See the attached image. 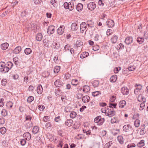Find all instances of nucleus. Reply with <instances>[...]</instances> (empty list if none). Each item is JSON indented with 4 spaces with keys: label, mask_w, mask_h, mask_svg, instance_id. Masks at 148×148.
Returning a JSON list of instances; mask_svg holds the SVG:
<instances>
[{
    "label": "nucleus",
    "mask_w": 148,
    "mask_h": 148,
    "mask_svg": "<svg viewBox=\"0 0 148 148\" xmlns=\"http://www.w3.org/2000/svg\"><path fill=\"white\" fill-rule=\"evenodd\" d=\"M123 129L128 135H132L134 131L132 127L130 124L124 125Z\"/></svg>",
    "instance_id": "f257e3e1"
},
{
    "label": "nucleus",
    "mask_w": 148,
    "mask_h": 148,
    "mask_svg": "<svg viewBox=\"0 0 148 148\" xmlns=\"http://www.w3.org/2000/svg\"><path fill=\"white\" fill-rule=\"evenodd\" d=\"M74 2L71 1L69 3L66 2H65L64 4V6L65 9H69L70 11H72L74 8Z\"/></svg>",
    "instance_id": "f03ea898"
},
{
    "label": "nucleus",
    "mask_w": 148,
    "mask_h": 148,
    "mask_svg": "<svg viewBox=\"0 0 148 148\" xmlns=\"http://www.w3.org/2000/svg\"><path fill=\"white\" fill-rule=\"evenodd\" d=\"M115 114V112L113 108L111 106H108L107 113L106 115L109 117H111L114 116Z\"/></svg>",
    "instance_id": "7ed1b4c3"
},
{
    "label": "nucleus",
    "mask_w": 148,
    "mask_h": 148,
    "mask_svg": "<svg viewBox=\"0 0 148 148\" xmlns=\"http://www.w3.org/2000/svg\"><path fill=\"white\" fill-rule=\"evenodd\" d=\"M96 7V4L93 2H91L87 5L88 9L91 11L93 10Z\"/></svg>",
    "instance_id": "20e7f679"
},
{
    "label": "nucleus",
    "mask_w": 148,
    "mask_h": 148,
    "mask_svg": "<svg viewBox=\"0 0 148 148\" xmlns=\"http://www.w3.org/2000/svg\"><path fill=\"white\" fill-rule=\"evenodd\" d=\"M55 31V27L51 25L49 26L47 29V32L49 34H51L53 33Z\"/></svg>",
    "instance_id": "39448f33"
},
{
    "label": "nucleus",
    "mask_w": 148,
    "mask_h": 148,
    "mask_svg": "<svg viewBox=\"0 0 148 148\" xmlns=\"http://www.w3.org/2000/svg\"><path fill=\"white\" fill-rule=\"evenodd\" d=\"M86 23L85 22H82L80 24V28L81 32L83 33L84 30L86 28Z\"/></svg>",
    "instance_id": "423d86ee"
},
{
    "label": "nucleus",
    "mask_w": 148,
    "mask_h": 148,
    "mask_svg": "<svg viewBox=\"0 0 148 148\" xmlns=\"http://www.w3.org/2000/svg\"><path fill=\"white\" fill-rule=\"evenodd\" d=\"M133 41V38L131 36H128L125 39V42L127 45H129L132 43Z\"/></svg>",
    "instance_id": "0eeeda50"
},
{
    "label": "nucleus",
    "mask_w": 148,
    "mask_h": 148,
    "mask_svg": "<svg viewBox=\"0 0 148 148\" xmlns=\"http://www.w3.org/2000/svg\"><path fill=\"white\" fill-rule=\"evenodd\" d=\"M64 27L63 25L60 26L57 29V33L59 35L62 34L64 32Z\"/></svg>",
    "instance_id": "6e6552de"
},
{
    "label": "nucleus",
    "mask_w": 148,
    "mask_h": 148,
    "mask_svg": "<svg viewBox=\"0 0 148 148\" xmlns=\"http://www.w3.org/2000/svg\"><path fill=\"white\" fill-rule=\"evenodd\" d=\"M121 91L123 95H127L129 93L128 89L126 87H123L121 89Z\"/></svg>",
    "instance_id": "1a4fd4ad"
},
{
    "label": "nucleus",
    "mask_w": 148,
    "mask_h": 148,
    "mask_svg": "<svg viewBox=\"0 0 148 148\" xmlns=\"http://www.w3.org/2000/svg\"><path fill=\"white\" fill-rule=\"evenodd\" d=\"M107 25L109 27H112L114 25V21L110 19L106 22Z\"/></svg>",
    "instance_id": "9d476101"
},
{
    "label": "nucleus",
    "mask_w": 148,
    "mask_h": 148,
    "mask_svg": "<svg viewBox=\"0 0 148 148\" xmlns=\"http://www.w3.org/2000/svg\"><path fill=\"white\" fill-rule=\"evenodd\" d=\"M23 136L26 140H30L31 138V134L28 132L25 133L23 134Z\"/></svg>",
    "instance_id": "9b49d317"
},
{
    "label": "nucleus",
    "mask_w": 148,
    "mask_h": 148,
    "mask_svg": "<svg viewBox=\"0 0 148 148\" xmlns=\"http://www.w3.org/2000/svg\"><path fill=\"white\" fill-rule=\"evenodd\" d=\"M138 100L140 102H145L146 101V99L144 98V96L140 95H139L138 97Z\"/></svg>",
    "instance_id": "f8f14e48"
},
{
    "label": "nucleus",
    "mask_w": 148,
    "mask_h": 148,
    "mask_svg": "<svg viewBox=\"0 0 148 148\" xmlns=\"http://www.w3.org/2000/svg\"><path fill=\"white\" fill-rule=\"evenodd\" d=\"M88 26L92 28L94 26V22L91 20H88L86 22Z\"/></svg>",
    "instance_id": "ddd939ff"
},
{
    "label": "nucleus",
    "mask_w": 148,
    "mask_h": 148,
    "mask_svg": "<svg viewBox=\"0 0 148 148\" xmlns=\"http://www.w3.org/2000/svg\"><path fill=\"white\" fill-rule=\"evenodd\" d=\"M37 91L38 94H41L43 91V88L41 85H38L37 88Z\"/></svg>",
    "instance_id": "4468645a"
},
{
    "label": "nucleus",
    "mask_w": 148,
    "mask_h": 148,
    "mask_svg": "<svg viewBox=\"0 0 148 148\" xmlns=\"http://www.w3.org/2000/svg\"><path fill=\"white\" fill-rule=\"evenodd\" d=\"M90 100V97L88 95L84 96L82 97V101L85 103H87L89 102Z\"/></svg>",
    "instance_id": "2eb2a0df"
},
{
    "label": "nucleus",
    "mask_w": 148,
    "mask_h": 148,
    "mask_svg": "<svg viewBox=\"0 0 148 148\" xmlns=\"http://www.w3.org/2000/svg\"><path fill=\"white\" fill-rule=\"evenodd\" d=\"M73 123V121L71 119H67L65 122V125L69 126H71Z\"/></svg>",
    "instance_id": "dca6fc26"
},
{
    "label": "nucleus",
    "mask_w": 148,
    "mask_h": 148,
    "mask_svg": "<svg viewBox=\"0 0 148 148\" xmlns=\"http://www.w3.org/2000/svg\"><path fill=\"white\" fill-rule=\"evenodd\" d=\"M21 50V46L17 47L13 50V53L15 54L19 53Z\"/></svg>",
    "instance_id": "f3484780"
},
{
    "label": "nucleus",
    "mask_w": 148,
    "mask_h": 148,
    "mask_svg": "<svg viewBox=\"0 0 148 148\" xmlns=\"http://www.w3.org/2000/svg\"><path fill=\"white\" fill-rule=\"evenodd\" d=\"M55 93L56 95L57 96H60L62 94V92L61 90L59 88L56 89L55 91Z\"/></svg>",
    "instance_id": "a211bd4d"
},
{
    "label": "nucleus",
    "mask_w": 148,
    "mask_h": 148,
    "mask_svg": "<svg viewBox=\"0 0 148 148\" xmlns=\"http://www.w3.org/2000/svg\"><path fill=\"white\" fill-rule=\"evenodd\" d=\"M71 27L73 30H76L78 28L77 24L75 23H74L72 24Z\"/></svg>",
    "instance_id": "6ab92c4d"
},
{
    "label": "nucleus",
    "mask_w": 148,
    "mask_h": 148,
    "mask_svg": "<svg viewBox=\"0 0 148 148\" xmlns=\"http://www.w3.org/2000/svg\"><path fill=\"white\" fill-rule=\"evenodd\" d=\"M118 37L116 35L113 36L111 38V41L112 43H116Z\"/></svg>",
    "instance_id": "aec40b11"
},
{
    "label": "nucleus",
    "mask_w": 148,
    "mask_h": 148,
    "mask_svg": "<svg viewBox=\"0 0 148 148\" xmlns=\"http://www.w3.org/2000/svg\"><path fill=\"white\" fill-rule=\"evenodd\" d=\"M83 8V5L80 3H78L76 6V9L78 11H82Z\"/></svg>",
    "instance_id": "412c9836"
},
{
    "label": "nucleus",
    "mask_w": 148,
    "mask_h": 148,
    "mask_svg": "<svg viewBox=\"0 0 148 148\" xmlns=\"http://www.w3.org/2000/svg\"><path fill=\"white\" fill-rule=\"evenodd\" d=\"M126 104V102L124 100L121 101L119 103V108H123L125 106Z\"/></svg>",
    "instance_id": "4be33fe9"
},
{
    "label": "nucleus",
    "mask_w": 148,
    "mask_h": 148,
    "mask_svg": "<svg viewBox=\"0 0 148 148\" xmlns=\"http://www.w3.org/2000/svg\"><path fill=\"white\" fill-rule=\"evenodd\" d=\"M9 46V44L7 43L2 44L1 45V48L3 50H6Z\"/></svg>",
    "instance_id": "5701e85b"
},
{
    "label": "nucleus",
    "mask_w": 148,
    "mask_h": 148,
    "mask_svg": "<svg viewBox=\"0 0 148 148\" xmlns=\"http://www.w3.org/2000/svg\"><path fill=\"white\" fill-rule=\"evenodd\" d=\"M62 84V82L59 79L56 80L54 82V85L57 87H59Z\"/></svg>",
    "instance_id": "b1692460"
},
{
    "label": "nucleus",
    "mask_w": 148,
    "mask_h": 148,
    "mask_svg": "<svg viewBox=\"0 0 148 148\" xmlns=\"http://www.w3.org/2000/svg\"><path fill=\"white\" fill-rule=\"evenodd\" d=\"M145 141L144 140H141L137 144V146L138 147H141L145 145Z\"/></svg>",
    "instance_id": "393cba45"
},
{
    "label": "nucleus",
    "mask_w": 148,
    "mask_h": 148,
    "mask_svg": "<svg viewBox=\"0 0 148 148\" xmlns=\"http://www.w3.org/2000/svg\"><path fill=\"white\" fill-rule=\"evenodd\" d=\"M145 126V125H143L141 126L142 128L140 132V134L141 135H143L146 132Z\"/></svg>",
    "instance_id": "a878e982"
},
{
    "label": "nucleus",
    "mask_w": 148,
    "mask_h": 148,
    "mask_svg": "<svg viewBox=\"0 0 148 148\" xmlns=\"http://www.w3.org/2000/svg\"><path fill=\"white\" fill-rule=\"evenodd\" d=\"M89 55V53L87 52H84L80 55V58H84L87 57Z\"/></svg>",
    "instance_id": "bb28decb"
},
{
    "label": "nucleus",
    "mask_w": 148,
    "mask_h": 148,
    "mask_svg": "<svg viewBox=\"0 0 148 148\" xmlns=\"http://www.w3.org/2000/svg\"><path fill=\"white\" fill-rule=\"evenodd\" d=\"M117 139L120 144H122L123 143V139L122 136H119L117 137Z\"/></svg>",
    "instance_id": "cd10ccee"
},
{
    "label": "nucleus",
    "mask_w": 148,
    "mask_h": 148,
    "mask_svg": "<svg viewBox=\"0 0 148 148\" xmlns=\"http://www.w3.org/2000/svg\"><path fill=\"white\" fill-rule=\"evenodd\" d=\"M117 79V76L116 75H112L110 78V80L111 82H116Z\"/></svg>",
    "instance_id": "c85d7f7f"
},
{
    "label": "nucleus",
    "mask_w": 148,
    "mask_h": 148,
    "mask_svg": "<svg viewBox=\"0 0 148 148\" xmlns=\"http://www.w3.org/2000/svg\"><path fill=\"white\" fill-rule=\"evenodd\" d=\"M42 34L40 33H38L36 36V39L38 41H40L42 39Z\"/></svg>",
    "instance_id": "c756f323"
},
{
    "label": "nucleus",
    "mask_w": 148,
    "mask_h": 148,
    "mask_svg": "<svg viewBox=\"0 0 148 148\" xmlns=\"http://www.w3.org/2000/svg\"><path fill=\"white\" fill-rule=\"evenodd\" d=\"M39 130V128L37 126H34L32 130V132L34 134H35L37 133Z\"/></svg>",
    "instance_id": "7c9ffc66"
},
{
    "label": "nucleus",
    "mask_w": 148,
    "mask_h": 148,
    "mask_svg": "<svg viewBox=\"0 0 148 148\" xmlns=\"http://www.w3.org/2000/svg\"><path fill=\"white\" fill-rule=\"evenodd\" d=\"M90 90V87L87 85H85L84 86L83 89V91L84 92H87Z\"/></svg>",
    "instance_id": "2f4dec72"
},
{
    "label": "nucleus",
    "mask_w": 148,
    "mask_h": 148,
    "mask_svg": "<svg viewBox=\"0 0 148 148\" xmlns=\"http://www.w3.org/2000/svg\"><path fill=\"white\" fill-rule=\"evenodd\" d=\"M32 52V50L30 48H27L24 50V52L26 55L30 54Z\"/></svg>",
    "instance_id": "473e14b6"
},
{
    "label": "nucleus",
    "mask_w": 148,
    "mask_h": 148,
    "mask_svg": "<svg viewBox=\"0 0 148 148\" xmlns=\"http://www.w3.org/2000/svg\"><path fill=\"white\" fill-rule=\"evenodd\" d=\"M105 121L104 119V118H101V119L99 121H98V122L97 123V124L98 125H101L103 124Z\"/></svg>",
    "instance_id": "72a5a7b5"
},
{
    "label": "nucleus",
    "mask_w": 148,
    "mask_h": 148,
    "mask_svg": "<svg viewBox=\"0 0 148 148\" xmlns=\"http://www.w3.org/2000/svg\"><path fill=\"white\" fill-rule=\"evenodd\" d=\"M13 60L15 64L16 65H18L19 63V60L17 57H15L13 59Z\"/></svg>",
    "instance_id": "f704fd0d"
},
{
    "label": "nucleus",
    "mask_w": 148,
    "mask_h": 148,
    "mask_svg": "<svg viewBox=\"0 0 148 148\" xmlns=\"http://www.w3.org/2000/svg\"><path fill=\"white\" fill-rule=\"evenodd\" d=\"M144 41V39L143 38H141L138 37L137 38V41L139 44H142L143 43Z\"/></svg>",
    "instance_id": "c9c22d12"
},
{
    "label": "nucleus",
    "mask_w": 148,
    "mask_h": 148,
    "mask_svg": "<svg viewBox=\"0 0 148 148\" xmlns=\"http://www.w3.org/2000/svg\"><path fill=\"white\" fill-rule=\"evenodd\" d=\"M13 105V103L12 101H9L7 102L6 106L8 108H11Z\"/></svg>",
    "instance_id": "e433bc0d"
},
{
    "label": "nucleus",
    "mask_w": 148,
    "mask_h": 148,
    "mask_svg": "<svg viewBox=\"0 0 148 148\" xmlns=\"http://www.w3.org/2000/svg\"><path fill=\"white\" fill-rule=\"evenodd\" d=\"M60 46V45L59 43L54 42L53 43V47L55 49H58Z\"/></svg>",
    "instance_id": "4c0bfd02"
},
{
    "label": "nucleus",
    "mask_w": 148,
    "mask_h": 148,
    "mask_svg": "<svg viewBox=\"0 0 148 148\" xmlns=\"http://www.w3.org/2000/svg\"><path fill=\"white\" fill-rule=\"evenodd\" d=\"M6 131V129L4 127H2L0 128V132L2 134H4Z\"/></svg>",
    "instance_id": "58836bf2"
},
{
    "label": "nucleus",
    "mask_w": 148,
    "mask_h": 148,
    "mask_svg": "<svg viewBox=\"0 0 148 148\" xmlns=\"http://www.w3.org/2000/svg\"><path fill=\"white\" fill-rule=\"evenodd\" d=\"M76 115V113L74 111L71 112L70 114V117L72 119H73L75 118Z\"/></svg>",
    "instance_id": "ea45409f"
},
{
    "label": "nucleus",
    "mask_w": 148,
    "mask_h": 148,
    "mask_svg": "<svg viewBox=\"0 0 148 148\" xmlns=\"http://www.w3.org/2000/svg\"><path fill=\"white\" fill-rule=\"evenodd\" d=\"M9 69L10 68L9 67L5 66L2 70V69H1V72H3L4 73H7L8 72Z\"/></svg>",
    "instance_id": "a19ab883"
},
{
    "label": "nucleus",
    "mask_w": 148,
    "mask_h": 148,
    "mask_svg": "<svg viewBox=\"0 0 148 148\" xmlns=\"http://www.w3.org/2000/svg\"><path fill=\"white\" fill-rule=\"evenodd\" d=\"M1 114L2 116H5L7 115L8 114L7 111L5 109H3L1 111Z\"/></svg>",
    "instance_id": "79ce46f5"
},
{
    "label": "nucleus",
    "mask_w": 148,
    "mask_h": 148,
    "mask_svg": "<svg viewBox=\"0 0 148 148\" xmlns=\"http://www.w3.org/2000/svg\"><path fill=\"white\" fill-rule=\"evenodd\" d=\"M140 121L138 119H136L134 122V125L136 127H138L140 125Z\"/></svg>",
    "instance_id": "37998d69"
},
{
    "label": "nucleus",
    "mask_w": 148,
    "mask_h": 148,
    "mask_svg": "<svg viewBox=\"0 0 148 148\" xmlns=\"http://www.w3.org/2000/svg\"><path fill=\"white\" fill-rule=\"evenodd\" d=\"M50 74V73L47 71H45L42 73V76L44 77H48Z\"/></svg>",
    "instance_id": "c03bdc74"
},
{
    "label": "nucleus",
    "mask_w": 148,
    "mask_h": 148,
    "mask_svg": "<svg viewBox=\"0 0 148 148\" xmlns=\"http://www.w3.org/2000/svg\"><path fill=\"white\" fill-rule=\"evenodd\" d=\"M136 146V145L134 143H130L128 144L127 146V148H134Z\"/></svg>",
    "instance_id": "a18cd8bd"
},
{
    "label": "nucleus",
    "mask_w": 148,
    "mask_h": 148,
    "mask_svg": "<svg viewBox=\"0 0 148 148\" xmlns=\"http://www.w3.org/2000/svg\"><path fill=\"white\" fill-rule=\"evenodd\" d=\"M83 42L80 40H78L76 42V45L77 47H80L82 45Z\"/></svg>",
    "instance_id": "49530a36"
},
{
    "label": "nucleus",
    "mask_w": 148,
    "mask_h": 148,
    "mask_svg": "<svg viewBox=\"0 0 148 148\" xmlns=\"http://www.w3.org/2000/svg\"><path fill=\"white\" fill-rule=\"evenodd\" d=\"M25 126L27 128H29L30 127H32V124L31 122L29 121V122L25 124Z\"/></svg>",
    "instance_id": "de8ad7c7"
},
{
    "label": "nucleus",
    "mask_w": 148,
    "mask_h": 148,
    "mask_svg": "<svg viewBox=\"0 0 148 148\" xmlns=\"http://www.w3.org/2000/svg\"><path fill=\"white\" fill-rule=\"evenodd\" d=\"M60 67L58 66H56L55 67L54 69V72L55 73H57L60 70Z\"/></svg>",
    "instance_id": "09e8293b"
},
{
    "label": "nucleus",
    "mask_w": 148,
    "mask_h": 148,
    "mask_svg": "<svg viewBox=\"0 0 148 148\" xmlns=\"http://www.w3.org/2000/svg\"><path fill=\"white\" fill-rule=\"evenodd\" d=\"M92 84L93 86L95 87H97L99 84V82L98 81L95 80L94 81Z\"/></svg>",
    "instance_id": "8fccbe9b"
},
{
    "label": "nucleus",
    "mask_w": 148,
    "mask_h": 148,
    "mask_svg": "<svg viewBox=\"0 0 148 148\" xmlns=\"http://www.w3.org/2000/svg\"><path fill=\"white\" fill-rule=\"evenodd\" d=\"M101 93L100 91H97L93 92L92 93V95L94 97L96 96L99 95H101Z\"/></svg>",
    "instance_id": "3c124183"
},
{
    "label": "nucleus",
    "mask_w": 148,
    "mask_h": 148,
    "mask_svg": "<svg viewBox=\"0 0 148 148\" xmlns=\"http://www.w3.org/2000/svg\"><path fill=\"white\" fill-rule=\"evenodd\" d=\"M63 145V141L62 140H60L59 141L58 145H57V146L58 147H60L61 148H62V145Z\"/></svg>",
    "instance_id": "603ef678"
},
{
    "label": "nucleus",
    "mask_w": 148,
    "mask_h": 148,
    "mask_svg": "<svg viewBox=\"0 0 148 148\" xmlns=\"http://www.w3.org/2000/svg\"><path fill=\"white\" fill-rule=\"evenodd\" d=\"M78 83V80L77 79H73L72 80L71 84L73 85L76 86Z\"/></svg>",
    "instance_id": "864d4df0"
},
{
    "label": "nucleus",
    "mask_w": 148,
    "mask_h": 148,
    "mask_svg": "<svg viewBox=\"0 0 148 148\" xmlns=\"http://www.w3.org/2000/svg\"><path fill=\"white\" fill-rule=\"evenodd\" d=\"M144 103L145 102H142L140 104L139 108V110H142L144 108L145 106V105Z\"/></svg>",
    "instance_id": "5fc2aeb1"
},
{
    "label": "nucleus",
    "mask_w": 148,
    "mask_h": 148,
    "mask_svg": "<svg viewBox=\"0 0 148 148\" xmlns=\"http://www.w3.org/2000/svg\"><path fill=\"white\" fill-rule=\"evenodd\" d=\"M34 99V97L32 96L29 97L27 99V101L29 103L32 102Z\"/></svg>",
    "instance_id": "6e6d98bb"
},
{
    "label": "nucleus",
    "mask_w": 148,
    "mask_h": 148,
    "mask_svg": "<svg viewBox=\"0 0 148 148\" xmlns=\"http://www.w3.org/2000/svg\"><path fill=\"white\" fill-rule=\"evenodd\" d=\"M20 143L22 146L25 145L26 143V141L24 139H22L20 141Z\"/></svg>",
    "instance_id": "4d7b16f0"
},
{
    "label": "nucleus",
    "mask_w": 148,
    "mask_h": 148,
    "mask_svg": "<svg viewBox=\"0 0 148 148\" xmlns=\"http://www.w3.org/2000/svg\"><path fill=\"white\" fill-rule=\"evenodd\" d=\"M5 66V64L4 62H0V71H1V69L2 70L3 69V68Z\"/></svg>",
    "instance_id": "13d9d810"
},
{
    "label": "nucleus",
    "mask_w": 148,
    "mask_h": 148,
    "mask_svg": "<svg viewBox=\"0 0 148 148\" xmlns=\"http://www.w3.org/2000/svg\"><path fill=\"white\" fill-rule=\"evenodd\" d=\"M140 88H136L134 90V93L135 94H138V92L140 91V90H141V86L140 85Z\"/></svg>",
    "instance_id": "bf43d9fd"
},
{
    "label": "nucleus",
    "mask_w": 148,
    "mask_h": 148,
    "mask_svg": "<svg viewBox=\"0 0 148 148\" xmlns=\"http://www.w3.org/2000/svg\"><path fill=\"white\" fill-rule=\"evenodd\" d=\"M112 144V142H108V143H106L104 146V148H108Z\"/></svg>",
    "instance_id": "052dcab7"
},
{
    "label": "nucleus",
    "mask_w": 148,
    "mask_h": 148,
    "mask_svg": "<svg viewBox=\"0 0 148 148\" xmlns=\"http://www.w3.org/2000/svg\"><path fill=\"white\" fill-rule=\"evenodd\" d=\"M100 36L98 34H96L94 37V40L95 41H98L100 38Z\"/></svg>",
    "instance_id": "680f3d73"
},
{
    "label": "nucleus",
    "mask_w": 148,
    "mask_h": 148,
    "mask_svg": "<svg viewBox=\"0 0 148 148\" xmlns=\"http://www.w3.org/2000/svg\"><path fill=\"white\" fill-rule=\"evenodd\" d=\"M117 47L118 50L124 48V45L122 43H120L119 45H118Z\"/></svg>",
    "instance_id": "e2e57ef3"
},
{
    "label": "nucleus",
    "mask_w": 148,
    "mask_h": 148,
    "mask_svg": "<svg viewBox=\"0 0 148 148\" xmlns=\"http://www.w3.org/2000/svg\"><path fill=\"white\" fill-rule=\"evenodd\" d=\"M101 116H99L96 117L94 119V121L95 123H97L98 122V121H99L100 119H101Z\"/></svg>",
    "instance_id": "0e129e2a"
},
{
    "label": "nucleus",
    "mask_w": 148,
    "mask_h": 148,
    "mask_svg": "<svg viewBox=\"0 0 148 148\" xmlns=\"http://www.w3.org/2000/svg\"><path fill=\"white\" fill-rule=\"evenodd\" d=\"M7 83V80L6 79H3L2 80L1 82V84L5 86Z\"/></svg>",
    "instance_id": "69168bd1"
},
{
    "label": "nucleus",
    "mask_w": 148,
    "mask_h": 148,
    "mask_svg": "<svg viewBox=\"0 0 148 148\" xmlns=\"http://www.w3.org/2000/svg\"><path fill=\"white\" fill-rule=\"evenodd\" d=\"M4 99H0V107H2L4 105Z\"/></svg>",
    "instance_id": "338daca9"
},
{
    "label": "nucleus",
    "mask_w": 148,
    "mask_h": 148,
    "mask_svg": "<svg viewBox=\"0 0 148 148\" xmlns=\"http://www.w3.org/2000/svg\"><path fill=\"white\" fill-rule=\"evenodd\" d=\"M146 29L148 30L145 33L144 36L147 39L148 38V24L146 27Z\"/></svg>",
    "instance_id": "774afa93"
}]
</instances>
